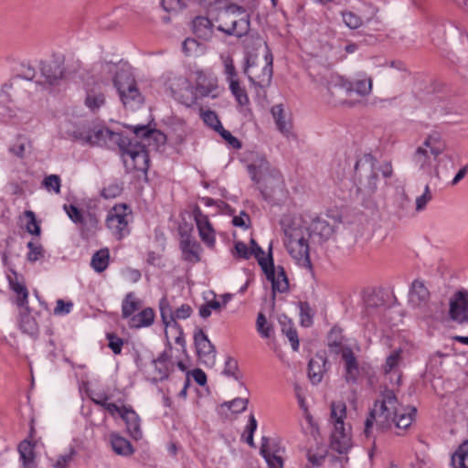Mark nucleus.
<instances>
[{"instance_id": "nucleus-61", "label": "nucleus", "mask_w": 468, "mask_h": 468, "mask_svg": "<svg viewBox=\"0 0 468 468\" xmlns=\"http://www.w3.org/2000/svg\"><path fill=\"white\" fill-rule=\"evenodd\" d=\"M109 347L114 354H120L123 346V340L113 334H108Z\"/></svg>"}, {"instance_id": "nucleus-55", "label": "nucleus", "mask_w": 468, "mask_h": 468, "mask_svg": "<svg viewBox=\"0 0 468 468\" xmlns=\"http://www.w3.org/2000/svg\"><path fill=\"white\" fill-rule=\"evenodd\" d=\"M221 303L218 300L209 301L199 308V314L203 318H207L211 314V311H220Z\"/></svg>"}, {"instance_id": "nucleus-38", "label": "nucleus", "mask_w": 468, "mask_h": 468, "mask_svg": "<svg viewBox=\"0 0 468 468\" xmlns=\"http://www.w3.org/2000/svg\"><path fill=\"white\" fill-rule=\"evenodd\" d=\"M98 229V219L95 215L88 213L80 223V235L83 239H89Z\"/></svg>"}, {"instance_id": "nucleus-31", "label": "nucleus", "mask_w": 468, "mask_h": 468, "mask_svg": "<svg viewBox=\"0 0 468 468\" xmlns=\"http://www.w3.org/2000/svg\"><path fill=\"white\" fill-rule=\"evenodd\" d=\"M271 114L275 121L278 130L284 135L288 136L291 133V123L287 121L285 112L282 104L274 105L271 108Z\"/></svg>"}, {"instance_id": "nucleus-45", "label": "nucleus", "mask_w": 468, "mask_h": 468, "mask_svg": "<svg viewBox=\"0 0 468 468\" xmlns=\"http://www.w3.org/2000/svg\"><path fill=\"white\" fill-rule=\"evenodd\" d=\"M198 249L199 246L196 241L185 239L182 241V250L186 254V258L189 261H198Z\"/></svg>"}, {"instance_id": "nucleus-40", "label": "nucleus", "mask_w": 468, "mask_h": 468, "mask_svg": "<svg viewBox=\"0 0 468 468\" xmlns=\"http://www.w3.org/2000/svg\"><path fill=\"white\" fill-rule=\"evenodd\" d=\"M182 50L186 56L197 57L205 53L206 47L197 39L187 37L182 43Z\"/></svg>"}, {"instance_id": "nucleus-64", "label": "nucleus", "mask_w": 468, "mask_h": 468, "mask_svg": "<svg viewBox=\"0 0 468 468\" xmlns=\"http://www.w3.org/2000/svg\"><path fill=\"white\" fill-rule=\"evenodd\" d=\"M198 232H199V236H200L201 239L206 244H207L209 247H212L214 245L215 235H214V230H213L212 227L208 228V229H199Z\"/></svg>"}, {"instance_id": "nucleus-52", "label": "nucleus", "mask_w": 468, "mask_h": 468, "mask_svg": "<svg viewBox=\"0 0 468 468\" xmlns=\"http://www.w3.org/2000/svg\"><path fill=\"white\" fill-rule=\"evenodd\" d=\"M193 217H194V219L196 221L198 230L203 229H208V228L212 227L208 220L207 216L203 214V212L197 206H196L193 209Z\"/></svg>"}, {"instance_id": "nucleus-33", "label": "nucleus", "mask_w": 468, "mask_h": 468, "mask_svg": "<svg viewBox=\"0 0 468 468\" xmlns=\"http://www.w3.org/2000/svg\"><path fill=\"white\" fill-rule=\"evenodd\" d=\"M20 329L27 335H34L37 333V324L30 315L29 309H22L19 314Z\"/></svg>"}, {"instance_id": "nucleus-57", "label": "nucleus", "mask_w": 468, "mask_h": 468, "mask_svg": "<svg viewBox=\"0 0 468 468\" xmlns=\"http://www.w3.org/2000/svg\"><path fill=\"white\" fill-rule=\"evenodd\" d=\"M162 5L166 12H178L186 7V0H162Z\"/></svg>"}, {"instance_id": "nucleus-44", "label": "nucleus", "mask_w": 468, "mask_h": 468, "mask_svg": "<svg viewBox=\"0 0 468 468\" xmlns=\"http://www.w3.org/2000/svg\"><path fill=\"white\" fill-rule=\"evenodd\" d=\"M256 329L263 338L271 337L273 332L272 326L267 322V319L262 313H260L258 314L256 321Z\"/></svg>"}, {"instance_id": "nucleus-22", "label": "nucleus", "mask_w": 468, "mask_h": 468, "mask_svg": "<svg viewBox=\"0 0 468 468\" xmlns=\"http://www.w3.org/2000/svg\"><path fill=\"white\" fill-rule=\"evenodd\" d=\"M265 60H266V63L262 69L261 74L259 76H256L255 78H253L249 73V68H250L249 63L244 69V73L248 75L250 80L253 84H255L261 88L268 87L271 84V77H272V55L271 53H267L265 55Z\"/></svg>"}, {"instance_id": "nucleus-62", "label": "nucleus", "mask_w": 468, "mask_h": 468, "mask_svg": "<svg viewBox=\"0 0 468 468\" xmlns=\"http://www.w3.org/2000/svg\"><path fill=\"white\" fill-rule=\"evenodd\" d=\"M122 192V187L118 184H111L104 187L101 191V196L105 198H114Z\"/></svg>"}, {"instance_id": "nucleus-6", "label": "nucleus", "mask_w": 468, "mask_h": 468, "mask_svg": "<svg viewBox=\"0 0 468 468\" xmlns=\"http://www.w3.org/2000/svg\"><path fill=\"white\" fill-rule=\"evenodd\" d=\"M248 171L265 199L271 197L275 189L282 186L281 174L278 170L271 168L268 161L262 156H258L253 160L248 165Z\"/></svg>"}, {"instance_id": "nucleus-43", "label": "nucleus", "mask_w": 468, "mask_h": 468, "mask_svg": "<svg viewBox=\"0 0 468 468\" xmlns=\"http://www.w3.org/2000/svg\"><path fill=\"white\" fill-rule=\"evenodd\" d=\"M27 247L28 249L27 254L28 261L35 262L44 257L45 250L40 243L31 240L27 243Z\"/></svg>"}, {"instance_id": "nucleus-41", "label": "nucleus", "mask_w": 468, "mask_h": 468, "mask_svg": "<svg viewBox=\"0 0 468 468\" xmlns=\"http://www.w3.org/2000/svg\"><path fill=\"white\" fill-rule=\"evenodd\" d=\"M163 323L165 326H177L174 311L166 298H163L159 303Z\"/></svg>"}, {"instance_id": "nucleus-11", "label": "nucleus", "mask_w": 468, "mask_h": 468, "mask_svg": "<svg viewBox=\"0 0 468 468\" xmlns=\"http://www.w3.org/2000/svg\"><path fill=\"white\" fill-rule=\"evenodd\" d=\"M294 219L301 220V228L313 242L322 243L328 240L334 234L333 226L321 217L305 216Z\"/></svg>"}, {"instance_id": "nucleus-63", "label": "nucleus", "mask_w": 468, "mask_h": 468, "mask_svg": "<svg viewBox=\"0 0 468 468\" xmlns=\"http://www.w3.org/2000/svg\"><path fill=\"white\" fill-rule=\"evenodd\" d=\"M73 303L71 302H65L62 299L57 301V306L54 309V314L57 315L67 314L71 311Z\"/></svg>"}, {"instance_id": "nucleus-14", "label": "nucleus", "mask_w": 468, "mask_h": 468, "mask_svg": "<svg viewBox=\"0 0 468 468\" xmlns=\"http://www.w3.org/2000/svg\"><path fill=\"white\" fill-rule=\"evenodd\" d=\"M64 74L63 68L56 61H41L39 63L38 78L36 83L50 87L58 83Z\"/></svg>"}, {"instance_id": "nucleus-7", "label": "nucleus", "mask_w": 468, "mask_h": 468, "mask_svg": "<svg viewBox=\"0 0 468 468\" xmlns=\"http://www.w3.org/2000/svg\"><path fill=\"white\" fill-rule=\"evenodd\" d=\"M218 29L227 35L240 37L250 30V21L242 7L229 5L218 15Z\"/></svg>"}, {"instance_id": "nucleus-42", "label": "nucleus", "mask_w": 468, "mask_h": 468, "mask_svg": "<svg viewBox=\"0 0 468 468\" xmlns=\"http://www.w3.org/2000/svg\"><path fill=\"white\" fill-rule=\"evenodd\" d=\"M229 90L236 98L238 103L242 106L248 104L249 98L247 92L245 89L240 86L239 79L229 82Z\"/></svg>"}, {"instance_id": "nucleus-58", "label": "nucleus", "mask_w": 468, "mask_h": 468, "mask_svg": "<svg viewBox=\"0 0 468 468\" xmlns=\"http://www.w3.org/2000/svg\"><path fill=\"white\" fill-rule=\"evenodd\" d=\"M431 198L432 195L429 186L427 185L423 194L416 198V211L420 212L425 209L426 205L431 200Z\"/></svg>"}, {"instance_id": "nucleus-19", "label": "nucleus", "mask_w": 468, "mask_h": 468, "mask_svg": "<svg viewBox=\"0 0 468 468\" xmlns=\"http://www.w3.org/2000/svg\"><path fill=\"white\" fill-rule=\"evenodd\" d=\"M11 290L16 293V303L21 309H27L28 291L23 278L16 271L11 270L7 275Z\"/></svg>"}, {"instance_id": "nucleus-23", "label": "nucleus", "mask_w": 468, "mask_h": 468, "mask_svg": "<svg viewBox=\"0 0 468 468\" xmlns=\"http://www.w3.org/2000/svg\"><path fill=\"white\" fill-rule=\"evenodd\" d=\"M326 357L324 355L317 354L309 360L308 378L314 385L319 384L325 372Z\"/></svg>"}, {"instance_id": "nucleus-20", "label": "nucleus", "mask_w": 468, "mask_h": 468, "mask_svg": "<svg viewBox=\"0 0 468 468\" xmlns=\"http://www.w3.org/2000/svg\"><path fill=\"white\" fill-rule=\"evenodd\" d=\"M401 353L402 350L400 348L396 349L388 356L386 359V363L383 366V372L390 384L392 385H399L401 379V374L399 370V365L401 362Z\"/></svg>"}, {"instance_id": "nucleus-59", "label": "nucleus", "mask_w": 468, "mask_h": 468, "mask_svg": "<svg viewBox=\"0 0 468 468\" xmlns=\"http://www.w3.org/2000/svg\"><path fill=\"white\" fill-rule=\"evenodd\" d=\"M43 184L48 190H54L56 193H59L60 189V178L57 175H50L47 176Z\"/></svg>"}, {"instance_id": "nucleus-28", "label": "nucleus", "mask_w": 468, "mask_h": 468, "mask_svg": "<svg viewBox=\"0 0 468 468\" xmlns=\"http://www.w3.org/2000/svg\"><path fill=\"white\" fill-rule=\"evenodd\" d=\"M110 443L112 451L118 455L129 456L133 452L130 441L118 433L112 432L110 434Z\"/></svg>"}, {"instance_id": "nucleus-25", "label": "nucleus", "mask_w": 468, "mask_h": 468, "mask_svg": "<svg viewBox=\"0 0 468 468\" xmlns=\"http://www.w3.org/2000/svg\"><path fill=\"white\" fill-rule=\"evenodd\" d=\"M122 419L125 421L129 434L134 440H140L143 436L139 416L131 409L122 412Z\"/></svg>"}, {"instance_id": "nucleus-29", "label": "nucleus", "mask_w": 468, "mask_h": 468, "mask_svg": "<svg viewBox=\"0 0 468 468\" xmlns=\"http://www.w3.org/2000/svg\"><path fill=\"white\" fill-rule=\"evenodd\" d=\"M18 452L23 468H37L34 445L29 441H23L19 443Z\"/></svg>"}, {"instance_id": "nucleus-47", "label": "nucleus", "mask_w": 468, "mask_h": 468, "mask_svg": "<svg viewBox=\"0 0 468 468\" xmlns=\"http://www.w3.org/2000/svg\"><path fill=\"white\" fill-rule=\"evenodd\" d=\"M29 147L30 144L27 138L18 137L10 147V152L18 157H23Z\"/></svg>"}, {"instance_id": "nucleus-21", "label": "nucleus", "mask_w": 468, "mask_h": 468, "mask_svg": "<svg viewBox=\"0 0 468 468\" xmlns=\"http://www.w3.org/2000/svg\"><path fill=\"white\" fill-rule=\"evenodd\" d=\"M341 353L345 362L346 380L347 382H356L360 375V368L354 352L349 347H344Z\"/></svg>"}, {"instance_id": "nucleus-17", "label": "nucleus", "mask_w": 468, "mask_h": 468, "mask_svg": "<svg viewBox=\"0 0 468 468\" xmlns=\"http://www.w3.org/2000/svg\"><path fill=\"white\" fill-rule=\"evenodd\" d=\"M133 133L137 138H141V143L145 144L147 147L157 150L159 146L164 145L166 136L162 132L152 129L148 125H133L130 126Z\"/></svg>"}, {"instance_id": "nucleus-36", "label": "nucleus", "mask_w": 468, "mask_h": 468, "mask_svg": "<svg viewBox=\"0 0 468 468\" xmlns=\"http://www.w3.org/2000/svg\"><path fill=\"white\" fill-rule=\"evenodd\" d=\"M452 468H468V440L452 455Z\"/></svg>"}, {"instance_id": "nucleus-37", "label": "nucleus", "mask_w": 468, "mask_h": 468, "mask_svg": "<svg viewBox=\"0 0 468 468\" xmlns=\"http://www.w3.org/2000/svg\"><path fill=\"white\" fill-rule=\"evenodd\" d=\"M110 251L107 248L96 251L90 261L91 267L97 271H105L109 265Z\"/></svg>"}, {"instance_id": "nucleus-60", "label": "nucleus", "mask_w": 468, "mask_h": 468, "mask_svg": "<svg viewBox=\"0 0 468 468\" xmlns=\"http://www.w3.org/2000/svg\"><path fill=\"white\" fill-rule=\"evenodd\" d=\"M282 332L286 335L289 341L291 342L292 347L294 351H297L299 348V340L297 332L294 328H292L291 325L284 326L282 328Z\"/></svg>"}, {"instance_id": "nucleus-39", "label": "nucleus", "mask_w": 468, "mask_h": 468, "mask_svg": "<svg viewBox=\"0 0 468 468\" xmlns=\"http://www.w3.org/2000/svg\"><path fill=\"white\" fill-rule=\"evenodd\" d=\"M197 92L203 97H216L215 91L218 89L216 79L207 80L205 77H200L197 83Z\"/></svg>"}, {"instance_id": "nucleus-49", "label": "nucleus", "mask_w": 468, "mask_h": 468, "mask_svg": "<svg viewBox=\"0 0 468 468\" xmlns=\"http://www.w3.org/2000/svg\"><path fill=\"white\" fill-rule=\"evenodd\" d=\"M342 17L344 23L352 29L358 28L363 24V19L351 11L342 12Z\"/></svg>"}, {"instance_id": "nucleus-5", "label": "nucleus", "mask_w": 468, "mask_h": 468, "mask_svg": "<svg viewBox=\"0 0 468 468\" xmlns=\"http://www.w3.org/2000/svg\"><path fill=\"white\" fill-rule=\"evenodd\" d=\"M346 417V406L344 402H333L331 419L333 431L330 439V449L341 455H346L353 447L351 426L344 421Z\"/></svg>"}, {"instance_id": "nucleus-27", "label": "nucleus", "mask_w": 468, "mask_h": 468, "mask_svg": "<svg viewBox=\"0 0 468 468\" xmlns=\"http://www.w3.org/2000/svg\"><path fill=\"white\" fill-rule=\"evenodd\" d=\"M422 145L430 149L434 160H436L437 157L446 149V144L438 132H433L429 134L425 138Z\"/></svg>"}, {"instance_id": "nucleus-51", "label": "nucleus", "mask_w": 468, "mask_h": 468, "mask_svg": "<svg viewBox=\"0 0 468 468\" xmlns=\"http://www.w3.org/2000/svg\"><path fill=\"white\" fill-rule=\"evenodd\" d=\"M249 399L237 398L231 401L224 402L222 407H227L235 413H240L247 409Z\"/></svg>"}, {"instance_id": "nucleus-34", "label": "nucleus", "mask_w": 468, "mask_h": 468, "mask_svg": "<svg viewBox=\"0 0 468 468\" xmlns=\"http://www.w3.org/2000/svg\"><path fill=\"white\" fill-rule=\"evenodd\" d=\"M412 159L414 164L420 169H429L432 165V160H434L430 149L423 145L416 149Z\"/></svg>"}, {"instance_id": "nucleus-26", "label": "nucleus", "mask_w": 468, "mask_h": 468, "mask_svg": "<svg viewBox=\"0 0 468 468\" xmlns=\"http://www.w3.org/2000/svg\"><path fill=\"white\" fill-rule=\"evenodd\" d=\"M429 295V291L423 282L414 281L409 294L410 303L415 307L420 306L427 302Z\"/></svg>"}, {"instance_id": "nucleus-18", "label": "nucleus", "mask_w": 468, "mask_h": 468, "mask_svg": "<svg viewBox=\"0 0 468 468\" xmlns=\"http://www.w3.org/2000/svg\"><path fill=\"white\" fill-rule=\"evenodd\" d=\"M450 316L459 323H468V290L458 291L450 301Z\"/></svg>"}, {"instance_id": "nucleus-2", "label": "nucleus", "mask_w": 468, "mask_h": 468, "mask_svg": "<svg viewBox=\"0 0 468 468\" xmlns=\"http://www.w3.org/2000/svg\"><path fill=\"white\" fill-rule=\"evenodd\" d=\"M101 74L110 76L124 107L133 110L144 103V97L137 88L128 64L102 62Z\"/></svg>"}, {"instance_id": "nucleus-48", "label": "nucleus", "mask_w": 468, "mask_h": 468, "mask_svg": "<svg viewBox=\"0 0 468 468\" xmlns=\"http://www.w3.org/2000/svg\"><path fill=\"white\" fill-rule=\"evenodd\" d=\"M223 65H224V73L226 75V80L228 82L238 80V72L233 64V59L229 56L222 57Z\"/></svg>"}, {"instance_id": "nucleus-50", "label": "nucleus", "mask_w": 468, "mask_h": 468, "mask_svg": "<svg viewBox=\"0 0 468 468\" xmlns=\"http://www.w3.org/2000/svg\"><path fill=\"white\" fill-rule=\"evenodd\" d=\"M250 250L251 251V255H254L258 260V262L261 268L269 264V256L267 258L265 257L264 250L257 244L253 239H250Z\"/></svg>"}, {"instance_id": "nucleus-56", "label": "nucleus", "mask_w": 468, "mask_h": 468, "mask_svg": "<svg viewBox=\"0 0 468 468\" xmlns=\"http://www.w3.org/2000/svg\"><path fill=\"white\" fill-rule=\"evenodd\" d=\"M64 209L68 214L69 218L76 224H80L83 221L84 216L82 212L74 205H64Z\"/></svg>"}, {"instance_id": "nucleus-10", "label": "nucleus", "mask_w": 468, "mask_h": 468, "mask_svg": "<svg viewBox=\"0 0 468 468\" xmlns=\"http://www.w3.org/2000/svg\"><path fill=\"white\" fill-rule=\"evenodd\" d=\"M284 244L290 255L297 260L307 259L309 255V244L304 230L301 228V220H293L284 229Z\"/></svg>"}, {"instance_id": "nucleus-4", "label": "nucleus", "mask_w": 468, "mask_h": 468, "mask_svg": "<svg viewBox=\"0 0 468 468\" xmlns=\"http://www.w3.org/2000/svg\"><path fill=\"white\" fill-rule=\"evenodd\" d=\"M373 80L366 73H358L353 80L341 75H332L327 82V90L335 103L346 104V100L342 96L356 94L367 97L372 91Z\"/></svg>"}, {"instance_id": "nucleus-8", "label": "nucleus", "mask_w": 468, "mask_h": 468, "mask_svg": "<svg viewBox=\"0 0 468 468\" xmlns=\"http://www.w3.org/2000/svg\"><path fill=\"white\" fill-rule=\"evenodd\" d=\"M74 136L84 144L107 147H113L115 145L119 147L120 145H123L122 140L125 137L119 133H114L101 125L78 130L74 132Z\"/></svg>"}, {"instance_id": "nucleus-1", "label": "nucleus", "mask_w": 468, "mask_h": 468, "mask_svg": "<svg viewBox=\"0 0 468 468\" xmlns=\"http://www.w3.org/2000/svg\"><path fill=\"white\" fill-rule=\"evenodd\" d=\"M415 412L414 408L406 412L394 392L386 388L375 401L370 416L365 422V435L367 437L370 435V429L374 422L380 429L389 428L392 424L399 429H406L411 424Z\"/></svg>"}, {"instance_id": "nucleus-16", "label": "nucleus", "mask_w": 468, "mask_h": 468, "mask_svg": "<svg viewBox=\"0 0 468 468\" xmlns=\"http://www.w3.org/2000/svg\"><path fill=\"white\" fill-rule=\"evenodd\" d=\"M267 279L271 282L273 292H285L289 288L288 279L284 269L281 266L274 267L271 257V247L269 249V264L262 268Z\"/></svg>"}, {"instance_id": "nucleus-15", "label": "nucleus", "mask_w": 468, "mask_h": 468, "mask_svg": "<svg viewBox=\"0 0 468 468\" xmlns=\"http://www.w3.org/2000/svg\"><path fill=\"white\" fill-rule=\"evenodd\" d=\"M195 346L198 358L208 367H213L216 363V350L207 335L199 329L194 335Z\"/></svg>"}, {"instance_id": "nucleus-13", "label": "nucleus", "mask_w": 468, "mask_h": 468, "mask_svg": "<svg viewBox=\"0 0 468 468\" xmlns=\"http://www.w3.org/2000/svg\"><path fill=\"white\" fill-rule=\"evenodd\" d=\"M126 206H115L108 214L106 226L116 239H121L129 234L128 217Z\"/></svg>"}, {"instance_id": "nucleus-12", "label": "nucleus", "mask_w": 468, "mask_h": 468, "mask_svg": "<svg viewBox=\"0 0 468 468\" xmlns=\"http://www.w3.org/2000/svg\"><path fill=\"white\" fill-rule=\"evenodd\" d=\"M98 79L100 81H93L87 84L85 104L91 111H96L105 103L103 88L109 84L110 76L101 74V64Z\"/></svg>"}, {"instance_id": "nucleus-24", "label": "nucleus", "mask_w": 468, "mask_h": 468, "mask_svg": "<svg viewBox=\"0 0 468 468\" xmlns=\"http://www.w3.org/2000/svg\"><path fill=\"white\" fill-rule=\"evenodd\" d=\"M194 34L200 39L208 40L213 35V24L206 16H197L192 21Z\"/></svg>"}, {"instance_id": "nucleus-35", "label": "nucleus", "mask_w": 468, "mask_h": 468, "mask_svg": "<svg viewBox=\"0 0 468 468\" xmlns=\"http://www.w3.org/2000/svg\"><path fill=\"white\" fill-rule=\"evenodd\" d=\"M141 301L133 292L127 293L122 304V318H131L141 308Z\"/></svg>"}, {"instance_id": "nucleus-54", "label": "nucleus", "mask_w": 468, "mask_h": 468, "mask_svg": "<svg viewBox=\"0 0 468 468\" xmlns=\"http://www.w3.org/2000/svg\"><path fill=\"white\" fill-rule=\"evenodd\" d=\"M76 455L74 448H70L69 453L60 454L57 460L52 463L53 468H68L69 463L73 460Z\"/></svg>"}, {"instance_id": "nucleus-53", "label": "nucleus", "mask_w": 468, "mask_h": 468, "mask_svg": "<svg viewBox=\"0 0 468 468\" xmlns=\"http://www.w3.org/2000/svg\"><path fill=\"white\" fill-rule=\"evenodd\" d=\"M202 119L206 124H207L216 132H218L219 129H222V124L218 120V117L216 114V112L212 111H207L203 112Z\"/></svg>"}, {"instance_id": "nucleus-46", "label": "nucleus", "mask_w": 468, "mask_h": 468, "mask_svg": "<svg viewBox=\"0 0 468 468\" xmlns=\"http://www.w3.org/2000/svg\"><path fill=\"white\" fill-rule=\"evenodd\" d=\"M24 216L27 218L26 225L27 231L32 235L39 236L41 229L37 221L35 213L31 210H27L24 212Z\"/></svg>"}, {"instance_id": "nucleus-30", "label": "nucleus", "mask_w": 468, "mask_h": 468, "mask_svg": "<svg viewBox=\"0 0 468 468\" xmlns=\"http://www.w3.org/2000/svg\"><path fill=\"white\" fill-rule=\"evenodd\" d=\"M154 320V313L152 308H145L133 314L128 322L130 327L141 328L151 325Z\"/></svg>"}, {"instance_id": "nucleus-9", "label": "nucleus", "mask_w": 468, "mask_h": 468, "mask_svg": "<svg viewBox=\"0 0 468 468\" xmlns=\"http://www.w3.org/2000/svg\"><path fill=\"white\" fill-rule=\"evenodd\" d=\"M123 145L119 148L122 151V157L127 171L146 172L149 168V156L146 144L141 142H133L124 137Z\"/></svg>"}, {"instance_id": "nucleus-3", "label": "nucleus", "mask_w": 468, "mask_h": 468, "mask_svg": "<svg viewBox=\"0 0 468 468\" xmlns=\"http://www.w3.org/2000/svg\"><path fill=\"white\" fill-rule=\"evenodd\" d=\"M356 179L358 190L366 195H372L378 188V174L384 178L392 176V165L388 161L379 163L371 154H365L355 166Z\"/></svg>"}, {"instance_id": "nucleus-32", "label": "nucleus", "mask_w": 468, "mask_h": 468, "mask_svg": "<svg viewBox=\"0 0 468 468\" xmlns=\"http://www.w3.org/2000/svg\"><path fill=\"white\" fill-rule=\"evenodd\" d=\"M326 452L327 451L323 445H316L315 448H309L306 452V457L308 461L306 467L314 468L321 466L324 461Z\"/></svg>"}]
</instances>
